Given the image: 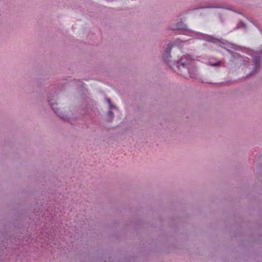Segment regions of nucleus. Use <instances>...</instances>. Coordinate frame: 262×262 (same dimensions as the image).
Returning <instances> with one entry per match:
<instances>
[{"label": "nucleus", "instance_id": "nucleus-8", "mask_svg": "<svg viewBox=\"0 0 262 262\" xmlns=\"http://www.w3.org/2000/svg\"><path fill=\"white\" fill-rule=\"evenodd\" d=\"M221 7L219 4H208L204 6L200 7L198 9H208V8H220ZM195 9H198L196 8Z\"/></svg>", "mask_w": 262, "mask_h": 262}, {"label": "nucleus", "instance_id": "nucleus-7", "mask_svg": "<svg viewBox=\"0 0 262 262\" xmlns=\"http://www.w3.org/2000/svg\"><path fill=\"white\" fill-rule=\"evenodd\" d=\"M172 30H186L187 29V26L183 21H180L176 24L175 27L171 29Z\"/></svg>", "mask_w": 262, "mask_h": 262}, {"label": "nucleus", "instance_id": "nucleus-4", "mask_svg": "<svg viewBox=\"0 0 262 262\" xmlns=\"http://www.w3.org/2000/svg\"><path fill=\"white\" fill-rule=\"evenodd\" d=\"M52 99H51L50 98H49L48 101L50 103V104L54 111V112L58 115V116L61 118L64 121L70 122V119L68 117H67L66 115H64V114H62L61 113L58 112V109L55 106L57 105L56 103H54L52 102Z\"/></svg>", "mask_w": 262, "mask_h": 262}, {"label": "nucleus", "instance_id": "nucleus-14", "mask_svg": "<svg viewBox=\"0 0 262 262\" xmlns=\"http://www.w3.org/2000/svg\"><path fill=\"white\" fill-rule=\"evenodd\" d=\"M227 51L229 53H231L232 52V51L231 50H227Z\"/></svg>", "mask_w": 262, "mask_h": 262}, {"label": "nucleus", "instance_id": "nucleus-2", "mask_svg": "<svg viewBox=\"0 0 262 262\" xmlns=\"http://www.w3.org/2000/svg\"><path fill=\"white\" fill-rule=\"evenodd\" d=\"M198 38L204 40L206 41L212 42L222 48H225V46L232 47L233 44L229 42L227 40L222 38H217L212 35H210L202 33H198Z\"/></svg>", "mask_w": 262, "mask_h": 262}, {"label": "nucleus", "instance_id": "nucleus-6", "mask_svg": "<svg viewBox=\"0 0 262 262\" xmlns=\"http://www.w3.org/2000/svg\"><path fill=\"white\" fill-rule=\"evenodd\" d=\"M189 72H188V77L195 78L197 76V70L194 64V62L191 60V64L189 66Z\"/></svg>", "mask_w": 262, "mask_h": 262}, {"label": "nucleus", "instance_id": "nucleus-9", "mask_svg": "<svg viewBox=\"0 0 262 262\" xmlns=\"http://www.w3.org/2000/svg\"><path fill=\"white\" fill-rule=\"evenodd\" d=\"M114 118V113L111 111H109L107 114V119H106L107 121L110 122H112L113 121Z\"/></svg>", "mask_w": 262, "mask_h": 262}, {"label": "nucleus", "instance_id": "nucleus-11", "mask_svg": "<svg viewBox=\"0 0 262 262\" xmlns=\"http://www.w3.org/2000/svg\"><path fill=\"white\" fill-rule=\"evenodd\" d=\"M110 110L117 109V107L112 103L108 106Z\"/></svg>", "mask_w": 262, "mask_h": 262}, {"label": "nucleus", "instance_id": "nucleus-1", "mask_svg": "<svg viewBox=\"0 0 262 262\" xmlns=\"http://www.w3.org/2000/svg\"><path fill=\"white\" fill-rule=\"evenodd\" d=\"M191 60L192 56L191 55H186L182 57L177 63L178 73L188 78V72H189Z\"/></svg>", "mask_w": 262, "mask_h": 262}, {"label": "nucleus", "instance_id": "nucleus-3", "mask_svg": "<svg viewBox=\"0 0 262 262\" xmlns=\"http://www.w3.org/2000/svg\"><path fill=\"white\" fill-rule=\"evenodd\" d=\"M181 42L182 41L180 39H177L173 42V43H170L168 44L167 49L163 55V58L165 62L169 63L171 60V56L170 55V52L172 47L174 46H179L181 43Z\"/></svg>", "mask_w": 262, "mask_h": 262}, {"label": "nucleus", "instance_id": "nucleus-5", "mask_svg": "<svg viewBox=\"0 0 262 262\" xmlns=\"http://www.w3.org/2000/svg\"><path fill=\"white\" fill-rule=\"evenodd\" d=\"M261 62V57L259 56H255L253 58V62L254 65V68L250 75H253L254 73H256L259 70V65Z\"/></svg>", "mask_w": 262, "mask_h": 262}, {"label": "nucleus", "instance_id": "nucleus-10", "mask_svg": "<svg viewBox=\"0 0 262 262\" xmlns=\"http://www.w3.org/2000/svg\"><path fill=\"white\" fill-rule=\"evenodd\" d=\"M221 62L220 61H214L213 60H210L208 61V64L213 67H220L221 66Z\"/></svg>", "mask_w": 262, "mask_h": 262}, {"label": "nucleus", "instance_id": "nucleus-12", "mask_svg": "<svg viewBox=\"0 0 262 262\" xmlns=\"http://www.w3.org/2000/svg\"><path fill=\"white\" fill-rule=\"evenodd\" d=\"M106 102L108 104V106L112 104L111 100L110 98H105Z\"/></svg>", "mask_w": 262, "mask_h": 262}, {"label": "nucleus", "instance_id": "nucleus-13", "mask_svg": "<svg viewBox=\"0 0 262 262\" xmlns=\"http://www.w3.org/2000/svg\"><path fill=\"white\" fill-rule=\"evenodd\" d=\"M241 24L242 25L243 27H245V28H246V24H245L244 23H243V22H242V21H241Z\"/></svg>", "mask_w": 262, "mask_h": 262}]
</instances>
